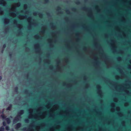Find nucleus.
Segmentation results:
<instances>
[{"instance_id": "obj_1", "label": "nucleus", "mask_w": 131, "mask_h": 131, "mask_svg": "<svg viewBox=\"0 0 131 131\" xmlns=\"http://www.w3.org/2000/svg\"><path fill=\"white\" fill-rule=\"evenodd\" d=\"M24 113L23 110H21L18 113V116L15 118L13 121V123H15L19 120L21 118L20 115Z\"/></svg>"}, {"instance_id": "obj_2", "label": "nucleus", "mask_w": 131, "mask_h": 131, "mask_svg": "<svg viewBox=\"0 0 131 131\" xmlns=\"http://www.w3.org/2000/svg\"><path fill=\"white\" fill-rule=\"evenodd\" d=\"M33 112V110L32 109H30L29 110V118H31L32 117V112Z\"/></svg>"}, {"instance_id": "obj_3", "label": "nucleus", "mask_w": 131, "mask_h": 131, "mask_svg": "<svg viewBox=\"0 0 131 131\" xmlns=\"http://www.w3.org/2000/svg\"><path fill=\"white\" fill-rule=\"evenodd\" d=\"M21 124L20 123H18L16 124V128L18 129L21 126Z\"/></svg>"}, {"instance_id": "obj_4", "label": "nucleus", "mask_w": 131, "mask_h": 131, "mask_svg": "<svg viewBox=\"0 0 131 131\" xmlns=\"http://www.w3.org/2000/svg\"><path fill=\"white\" fill-rule=\"evenodd\" d=\"M8 124H9L10 122V121L9 118H7L6 119Z\"/></svg>"}, {"instance_id": "obj_5", "label": "nucleus", "mask_w": 131, "mask_h": 131, "mask_svg": "<svg viewBox=\"0 0 131 131\" xmlns=\"http://www.w3.org/2000/svg\"><path fill=\"white\" fill-rule=\"evenodd\" d=\"M4 130V128L2 126L0 128V131H3Z\"/></svg>"}, {"instance_id": "obj_6", "label": "nucleus", "mask_w": 131, "mask_h": 131, "mask_svg": "<svg viewBox=\"0 0 131 131\" xmlns=\"http://www.w3.org/2000/svg\"><path fill=\"white\" fill-rule=\"evenodd\" d=\"M11 107H12L11 105H10L7 108L6 110H10V109H11Z\"/></svg>"}, {"instance_id": "obj_7", "label": "nucleus", "mask_w": 131, "mask_h": 131, "mask_svg": "<svg viewBox=\"0 0 131 131\" xmlns=\"http://www.w3.org/2000/svg\"><path fill=\"white\" fill-rule=\"evenodd\" d=\"M10 15L13 17H15V16H16L15 15L14 13H11L10 14Z\"/></svg>"}, {"instance_id": "obj_8", "label": "nucleus", "mask_w": 131, "mask_h": 131, "mask_svg": "<svg viewBox=\"0 0 131 131\" xmlns=\"http://www.w3.org/2000/svg\"><path fill=\"white\" fill-rule=\"evenodd\" d=\"M1 117L3 119L5 118V117L3 115H1Z\"/></svg>"}, {"instance_id": "obj_9", "label": "nucleus", "mask_w": 131, "mask_h": 131, "mask_svg": "<svg viewBox=\"0 0 131 131\" xmlns=\"http://www.w3.org/2000/svg\"><path fill=\"white\" fill-rule=\"evenodd\" d=\"M2 1H0V4H3V2H4L3 0H2Z\"/></svg>"}, {"instance_id": "obj_10", "label": "nucleus", "mask_w": 131, "mask_h": 131, "mask_svg": "<svg viewBox=\"0 0 131 131\" xmlns=\"http://www.w3.org/2000/svg\"><path fill=\"white\" fill-rule=\"evenodd\" d=\"M6 129L7 130H9V128L8 127V126L6 127Z\"/></svg>"}, {"instance_id": "obj_11", "label": "nucleus", "mask_w": 131, "mask_h": 131, "mask_svg": "<svg viewBox=\"0 0 131 131\" xmlns=\"http://www.w3.org/2000/svg\"><path fill=\"white\" fill-rule=\"evenodd\" d=\"M3 125L4 126H5V122H3Z\"/></svg>"}, {"instance_id": "obj_12", "label": "nucleus", "mask_w": 131, "mask_h": 131, "mask_svg": "<svg viewBox=\"0 0 131 131\" xmlns=\"http://www.w3.org/2000/svg\"><path fill=\"white\" fill-rule=\"evenodd\" d=\"M2 79V77L1 76H0V80Z\"/></svg>"}, {"instance_id": "obj_13", "label": "nucleus", "mask_w": 131, "mask_h": 131, "mask_svg": "<svg viewBox=\"0 0 131 131\" xmlns=\"http://www.w3.org/2000/svg\"><path fill=\"white\" fill-rule=\"evenodd\" d=\"M129 62H130V63L131 64V60H130V61H129Z\"/></svg>"}]
</instances>
